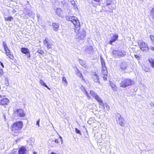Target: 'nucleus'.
Wrapping results in <instances>:
<instances>
[{
  "label": "nucleus",
  "instance_id": "c756f323",
  "mask_svg": "<svg viewBox=\"0 0 154 154\" xmlns=\"http://www.w3.org/2000/svg\"><path fill=\"white\" fill-rule=\"evenodd\" d=\"M75 130L76 133L77 134H79L80 135H81V133L80 131L77 128H75Z\"/></svg>",
  "mask_w": 154,
  "mask_h": 154
},
{
  "label": "nucleus",
  "instance_id": "e433bc0d",
  "mask_svg": "<svg viewBox=\"0 0 154 154\" xmlns=\"http://www.w3.org/2000/svg\"><path fill=\"white\" fill-rule=\"evenodd\" d=\"M39 122H40V119H39L36 122V125H38V126H39Z\"/></svg>",
  "mask_w": 154,
  "mask_h": 154
},
{
  "label": "nucleus",
  "instance_id": "2eb2a0df",
  "mask_svg": "<svg viewBox=\"0 0 154 154\" xmlns=\"http://www.w3.org/2000/svg\"><path fill=\"white\" fill-rule=\"evenodd\" d=\"M27 149L26 147L24 146H21L19 149L18 154H26Z\"/></svg>",
  "mask_w": 154,
  "mask_h": 154
},
{
  "label": "nucleus",
  "instance_id": "2f4dec72",
  "mask_svg": "<svg viewBox=\"0 0 154 154\" xmlns=\"http://www.w3.org/2000/svg\"><path fill=\"white\" fill-rule=\"evenodd\" d=\"M62 81L63 82L65 83L66 84H67V82L66 80V79L65 77H63L62 78Z\"/></svg>",
  "mask_w": 154,
  "mask_h": 154
},
{
  "label": "nucleus",
  "instance_id": "a878e982",
  "mask_svg": "<svg viewBox=\"0 0 154 154\" xmlns=\"http://www.w3.org/2000/svg\"><path fill=\"white\" fill-rule=\"evenodd\" d=\"M90 93L91 96L94 97L97 95V94L93 91H91Z\"/></svg>",
  "mask_w": 154,
  "mask_h": 154
},
{
  "label": "nucleus",
  "instance_id": "393cba45",
  "mask_svg": "<svg viewBox=\"0 0 154 154\" xmlns=\"http://www.w3.org/2000/svg\"><path fill=\"white\" fill-rule=\"evenodd\" d=\"M86 50L88 51L92 52L93 50V48L92 46H91L87 48Z\"/></svg>",
  "mask_w": 154,
  "mask_h": 154
},
{
  "label": "nucleus",
  "instance_id": "4be33fe9",
  "mask_svg": "<svg viewBox=\"0 0 154 154\" xmlns=\"http://www.w3.org/2000/svg\"><path fill=\"white\" fill-rule=\"evenodd\" d=\"M39 82L42 85L45 87L49 90H50V88L48 86L46 85L45 83L43 82V81L42 80H40L39 81Z\"/></svg>",
  "mask_w": 154,
  "mask_h": 154
},
{
  "label": "nucleus",
  "instance_id": "7ed1b4c3",
  "mask_svg": "<svg viewBox=\"0 0 154 154\" xmlns=\"http://www.w3.org/2000/svg\"><path fill=\"white\" fill-rule=\"evenodd\" d=\"M101 64V76L105 81L107 80L108 72L105 66L104 60L102 57L100 58Z\"/></svg>",
  "mask_w": 154,
  "mask_h": 154
},
{
  "label": "nucleus",
  "instance_id": "f704fd0d",
  "mask_svg": "<svg viewBox=\"0 0 154 154\" xmlns=\"http://www.w3.org/2000/svg\"><path fill=\"white\" fill-rule=\"evenodd\" d=\"M3 74V69H0V76L2 75Z\"/></svg>",
  "mask_w": 154,
  "mask_h": 154
},
{
  "label": "nucleus",
  "instance_id": "6e6552de",
  "mask_svg": "<svg viewBox=\"0 0 154 154\" xmlns=\"http://www.w3.org/2000/svg\"><path fill=\"white\" fill-rule=\"evenodd\" d=\"M140 49L143 52H146L149 50V48L147 44L145 42L142 41L138 43Z\"/></svg>",
  "mask_w": 154,
  "mask_h": 154
},
{
  "label": "nucleus",
  "instance_id": "c85d7f7f",
  "mask_svg": "<svg viewBox=\"0 0 154 154\" xmlns=\"http://www.w3.org/2000/svg\"><path fill=\"white\" fill-rule=\"evenodd\" d=\"M8 154H17V151L14 150H13L11 152L8 153Z\"/></svg>",
  "mask_w": 154,
  "mask_h": 154
},
{
  "label": "nucleus",
  "instance_id": "b1692460",
  "mask_svg": "<svg viewBox=\"0 0 154 154\" xmlns=\"http://www.w3.org/2000/svg\"><path fill=\"white\" fill-rule=\"evenodd\" d=\"M151 41L152 44L154 45V36L151 35L149 36Z\"/></svg>",
  "mask_w": 154,
  "mask_h": 154
},
{
  "label": "nucleus",
  "instance_id": "c9c22d12",
  "mask_svg": "<svg viewBox=\"0 0 154 154\" xmlns=\"http://www.w3.org/2000/svg\"><path fill=\"white\" fill-rule=\"evenodd\" d=\"M151 13L152 14H154V8H153L150 11Z\"/></svg>",
  "mask_w": 154,
  "mask_h": 154
},
{
  "label": "nucleus",
  "instance_id": "412c9836",
  "mask_svg": "<svg viewBox=\"0 0 154 154\" xmlns=\"http://www.w3.org/2000/svg\"><path fill=\"white\" fill-rule=\"evenodd\" d=\"M4 19L5 21H11L13 20V18L12 17L10 16L7 17H5Z\"/></svg>",
  "mask_w": 154,
  "mask_h": 154
},
{
  "label": "nucleus",
  "instance_id": "9d476101",
  "mask_svg": "<svg viewBox=\"0 0 154 154\" xmlns=\"http://www.w3.org/2000/svg\"><path fill=\"white\" fill-rule=\"evenodd\" d=\"M43 43L44 45L48 49H50L52 48V44L50 42L48 38H45L43 41Z\"/></svg>",
  "mask_w": 154,
  "mask_h": 154
},
{
  "label": "nucleus",
  "instance_id": "f257e3e1",
  "mask_svg": "<svg viewBox=\"0 0 154 154\" xmlns=\"http://www.w3.org/2000/svg\"><path fill=\"white\" fill-rule=\"evenodd\" d=\"M24 127L23 122L17 121L13 122L10 127L11 134L14 137L18 136L22 132Z\"/></svg>",
  "mask_w": 154,
  "mask_h": 154
},
{
  "label": "nucleus",
  "instance_id": "f03ea898",
  "mask_svg": "<svg viewBox=\"0 0 154 154\" xmlns=\"http://www.w3.org/2000/svg\"><path fill=\"white\" fill-rule=\"evenodd\" d=\"M66 20L73 23L75 32H79L81 28V24L79 20L77 17L74 16H69L66 17Z\"/></svg>",
  "mask_w": 154,
  "mask_h": 154
},
{
  "label": "nucleus",
  "instance_id": "37998d69",
  "mask_svg": "<svg viewBox=\"0 0 154 154\" xmlns=\"http://www.w3.org/2000/svg\"><path fill=\"white\" fill-rule=\"evenodd\" d=\"M33 154H36V152H33Z\"/></svg>",
  "mask_w": 154,
  "mask_h": 154
},
{
  "label": "nucleus",
  "instance_id": "1a4fd4ad",
  "mask_svg": "<svg viewBox=\"0 0 154 154\" xmlns=\"http://www.w3.org/2000/svg\"><path fill=\"white\" fill-rule=\"evenodd\" d=\"M116 117H118V119L116 120L117 123L121 126L124 127L125 126V120L121 117L120 114L117 113L116 115Z\"/></svg>",
  "mask_w": 154,
  "mask_h": 154
},
{
  "label": "nucleus",
  "instance_id": "4468645a",
  "mask_svg": "<svg viewBox=\"0 0 154 154\" xmlns=\"http://www.w3.org/2000/svg\"><path fill=\"white\" fill-rule=\"evenodd\" d=\"M86 36V32L85 30L82 31L80 35L78 37V39L79 41L82 40L85 38Z\"/></svg>",
  "mask_w": 154,
  "mask_h": 154
},
{
  "label": "nucleus",
  "instance_id": "6ab92c4d",
  "mask_svg": "<svg viewBox=\"0 0 154 154\" xmlns=\"http://www.w3.org/2000/svg\"><path fill=\"white\" fill-rule=\"evenodd\" d=\"M152 68H154V59L151 58L148 60Z\"/></svg>",
  "mask_w": 154,
  "mask_h": 154
},
{
  "label": "nucleus",
  "instance_id": "bb28decb",
  "mask_svg": "<svg viewBox=\"0 0 154 154\" xmlns=\"http://www.w3.org/2000/svg\"><path fill=\"white\" fill-rule=\"evenodd\" d=\"M120 69L122 70H125L126 69V67L123 64L120 65Z\"/></svg>",
  "mask_w": 154,
  "mask_h": 154
},
{
  "label": "nucleus",
  "instance_id": "4c0bfd02",
  "mask_svg": "<svg viewBox=\"0 0 154 154\" xmlns=\"http://www.w3.org/2000/svg\"><path fill=\"white\" fill-rule=\"evenodd\" d=\"M78 72H79V73H80V78H82V79L83 80H84V79H83V76H82V73H80V72L79 71H78Z\"/></svg>",
  "mask_w": 154,
  "mask_h": 154
},
{
  "label": "nucleus",
  "instance_id": "20e7f679",
  "mask_svg": "<svg viewBox=\"0 0 154 154\" xmlns=\"http://www.w3.org/2000/svg\"><path fill=\"white\" fill-rule=\"evenodd\" d=\"M133 81L130 79H122L119 84L120 87L125 88L131 86L133 84Z\"/></svg>",
  "mask_w": 154,
  "mask_h": 154
},
{
  "label": "nucleus",
  "instance_id": "9b49d317",
  "mask_svg": "<svg viewBox=\"0 0 154 154\" xmlns=\"http://www.w3.org/2000/svg\"><path fill=\"white\" fill-rule=\"evenodd\" d=\"M21 52L23 54H26L28 58L30 57V54L29 50L27 48H22L21 49Z\"/></svg>",
  "mask_w": 154,
  "mask_h": 154
},
{
  "label": "nucleus",
  "instance_id": "c03bdc74",
  "mask_svg": "<svg viewBox=\"0 0 154 154\" xmlns=\"http://www.w3.org/2000/svg\"><path fill=\"white\" fill-rule=\"evenodd\" d=\"M2 97V95L0 94V98H1Z\"/></svg>",
  "mask_w": 154,
  "mask_h": 154
},
{
  "label": "nucleus",
  "instance_id": "39448f33",
  "mask_svg": "<svg viewBox=\"0 0 154 154\" xmlns=\"http://www.w3.org/2000/svg\"><path fill=\"white\" fill-rule=\"evenodd\" d=\"M3 47L5 52L6 55L10 59L13 60L14 59V56L13 54L11 53L10 50L7 46V44L5 42H3Z\"/></svg>",
  "mask_w": 154,
  "mask_h": 154
},
{
  "label": "nucleus",
  "instance_id": "473e14b6",
  "mask_svg": "<svg viewBox=\"0 0 154 154\" xmlns=\"http://www.w3.org/2000/svg\"><path fill=\"white\" fill-rule=\"evenodd\" d=\"M71 1H70V3L71 4L73 5L74 6L75 5H76L75 4V2L74 1V0H70Z\"/></svg>",
  "mask_w": 154,
  "mask_h": 154
},
{
  "label": "nucleus",
  "instance_id": "0eeeda50",
  "mask_svg": "<svg viewBox=\"0 0 154 154\" xmlns=\"http://www.w3.org/2000/svg\"><path fill=\"white\" fill-rule=\"evenodd\" d=\"M94 98L98 103L100 106L102 108L105 109V106L106 107L107 109H109V107L108 105L106 103L104 104L102 99L97 94Z\"/></svg>",
  "mask_w": 154,
  "mask_h": 154
},
{
  "label": "nucleus",
  "instance_id": "a19ab883",
  "mask_svg": "<svg viewBox=\"0 0 154 154\" xmlns=\"http://www.w3.org/2000/svg\"><path fill=\"white\" fill-rule=\"evenodd\" d=\"M93 1L97 2H100V0H93Z\"/></svg>",
  "mask_w": 154,
  "mask_h": 154
},
{
  "label": "nucleus",
  "instance_id": "72a5a7b5",
  "mask_svg": "<svg viewBox=\"0 0 154 154\" xmlns=\"http://www.w3.org/2000/svg\"><path fill=\"white\" fill-rule=\"evenodd\" d=\"M134 57L137 59V60H140V57L139 55L134 54Z\"/></svg>",
  "mask_w": 154,
  "mask_h": 154
},
{
  "label": "nucleus",
  "instance_id": "423d86ee",
  "mask_svg": "<svg viewBox=\"0 0 154 154\" xmlns=\"http://www.w3.org/2000/svg\"><path fill=\"white\" fill-rule=\"evenodd\" d=\"M14 113L17 117L19 118H23L26 116L24 110L22 109H15L14 111Z\"/></svg>",
  "mask_w": 154,
  "mask_h": 154
},
{
  "label": "nucleus",
  "instance_id": "58836bf2",
  "mask_svg": "<svg viewBox=\"0 0 154 154\" xmlns=\"http://www.w3.org/2000/svg\"><path fill=\"white\" fill-rule=\"evenodd\" d=\"M54 142L56 143H59L60 142L58 139H55L54 140Z\"/></svg>",
  "mask_w": 154,
  "mask_h": 154
},
{
  "label": "nucleus",
  "instance_id": "cd10ccee",
  "mask_svg": "<svg viewBox=\"0 0 154 154\" xmlns=\"http://www.w3.org/2000/svg\"><path fill=\"white\" fill-rule=\"evenodd\" d=\"M37 52L42 55L44 54V51L41 49H38Z\"/></svg>",
  "mask_w": 154,
  "mask_h": 154
},
{
  "label": "nucleus",
  "instance_id": "ea45409f",
  "mask_svg": "<svg viewBox=\"0 0 154 154\" xmlns=\"http://www.w3.org/2000/svg\"><path fill=\"white\" fill-rule=\"evenodd\" d=\"M0 63L1 64V66H2V67L4 68V65L3 64V63L1 62H0Z\"/></svg>",
  "mask_w": 154,
  "mask_h": 154
},
{
  "label": "nucleus",
  "instance_id": "aec40b11",
  "mask_svg": "<svg viewBox=\"0 0 154 154\" xmlns=\"http://www.w3.org/2000/svg\"><path fill=\"white\" fill-rule=\"evenodd\" d=\"M114 0H107L106 2V6H109L113 4Z\"/></svg>",
  "mask_w": 154,
  "mask_h": 154
},
{
  "label": "nucleus",
  "instance_id": "79ce46f5",
  "mask_svg": "<svg viewBox=\"0 0 154 154\" xmlns=\"http://www.w3.org/2000/svg\"><path fill=\"white\" fill-rule=\"evenodd\" d=\"M152 115L154 117V110L152 111Z\"/></svg>",
  "mask_w": 154,
  "mask_h": 154
},
{
  "label": "nucleus",
  "instance_id": "f8f14e48",
  "mask_svg": "<svg viewBox=\"0 0 154 154\" xmlns=\"http://www.w3.org/2000/svg\"><path fill=\"white\" fill-rule=\"evenodd\" d=\"M10 102L9 100L6 98H3L0 100V105H8Z\"/></svg>",
  "mask_w": 154,
  "mask_h": 154
},
{
  "label": "nucleus",
  "instance_id": "49530a36",
  "mask_svg": "<svg viewBox=\"0 0 154 154\" xmlns=\"http://www.w3.org/2000/svg\"><path fill=\"white\" fill-rule=\"evenodd\" d=\"M1 87L0 86V89H1Z\"/></svg>",
  "mask_w": 154,
  "mask_h": 154
},
{
  "label": "nucleus",
  "instance_id": "7c9ffc66",
  "mask_svg": "<svg viewBox=\"0 0 154 154\" xmlns=\"http://www.w3.org/2000/svg\"><path fill=\"white\" fill-rule=\"evenodd\" d=\"M85 94L88 98V99H90L91 98V96L86 91H85Z\"/></svg>",
  "mask_w": 154,
  "mask_h": 154
},
{
  "label": "nucleus",
  "instance_id": "a18cd8bd",
  "mask_svg": "<svg viewBox=\"0 0 154 154\" xmlns=\"http://www.w3.org/2000/svg\"><path fill=\"white\" fill-rule=\"evenodd\" d=\"M146 72H148V70H145Z\"/></svg>",
  "mask_w": 154,
  "mask_h": 154
},
{
  "label": "nucleus",
  "instance_id": "ddd939ff",
  "mask_svg": "<svg viewBox=\"0 0 154 154\" xmlns=\"http://www.w3.org/2000/svg\"><path fill=\"white\" fill-rule=\"evenodd\" d=\"M92 79L94 82L100 83L99 76L96 72H94V73L92 75Z\"/></svg>",
  "mask_w": 154,
  "mask_h": 154
},
{
  "label": "nucleus",
  "instance_id": "dca6fc26",
  "mask_svg": "<svg viewBox=\"0 0 154 154\" xmlns=\"http://www.w3.org/2000/svg\"><path fill=\"white\" fill-rule=\"evenodd\" d=\"M109 85L112 90L115 91H117L118 88L116 85L113 82L110 81L109 82Z\"/></svg>",
  "mask_w": 154,
  "mask_h": 154
},
{
  "label": "nucleus",
  "instance_id": "5701e85b",
  "mask_svg": "<svg viewBox=\"0 0 154 154\" xmlns=\"http://www.w3.org/2000/svg\"><path fill=\"white\" fill-rule=\"evenodd\" d=\"M112 54L113 55L115 56L116 54H117L118 56H119V57H121V56L119 55V53L116 50H114L112 51Z\"/></svg>",
  "mask_w": 154,
  "mask_h": 154
},
{
  "label": "nucleus",
  "instance_id": "a211bd4d",
  "mask_svg": "<svg viewBox=\"0 0 154 154\" xmlns=\"http://www.w3.org/2000/svg\"><path fill=\"white\" fill-rule=\"evenodd\" d=\"M53 29L57 31L59 30V24L56 23H53L52 24Z\"/></svg>",
  "mask_w": 154,
  "mask_h": 154
},
{
  "label": "nucleus",
  "instance_id": "f3484780",
  "mask_svg": "<svg viewBox=\"0 0 154 154\" xmlns=\"http://www.w3.org/2000/svg\"><path fill=\"white\" fill-rule=\"evenodd\" d=\"M118 36L117 34L114 35L112 37V38L109 41V43L111 45H112V43L116 42L118 39Z\"/></svg>",
  "mask_w": 154,
  "mask_h": 154
}]
</instances>
